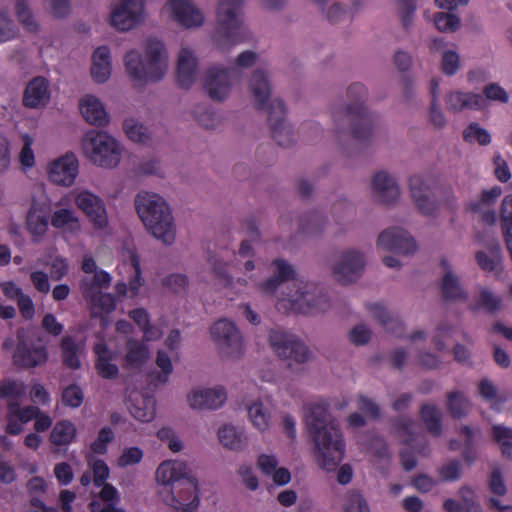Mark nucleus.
Returning <instances> with one entry per match:
<instances>
[{
	"label": "nucleus",
	"instance_id": "obj_10",
	"mask_svg": "<svg viewBox=\"0 0 512 512\" xmlns=\"http://www.w3.org/2000/svg\"><path fill=\"white\" fill-rule=\"evenodd\" d=\"M243 0H221L217 8L219 30L231 44L244 40L241 18Z\"/></svg>",
	"mask_w": 512,
	"mask_h": 512
},
{
	"label": "nucleus",
	"instance_id": "obj_17",
	"mask_svg": "<svg viewBox=\"0 0 512 512\" xmlns=\"http://www.w3.org/2000/svg\"><path fill=\"white\" fill-rule=\"evenodd\" d=\"M365 266L363 254L355 250L345 251L333 268L336 280L342 284L355 282Z\"/></svg>",
	"mask_w": 512,
	"mask_h": 512
},
{
	"label": "nucleus",
	"instance_id": "obj_43",
	"mask_svg": "<svg viewBox=\"0 0 512 512\" xmlns=\"http://www.w3.org/2000/svg\"><path fill=\"white\" fill-rule=\"evenodd\" d=\"M26 394V386L22 381L15 379H4L0 381V398L11 402L20 403Z\"/></svg>",
	"mask_w": 512,
	"mask_h": 512
},
{
	"label": "nucleus",
	"instance_id": "obj_54",
	"mask_svg": "<svg viewBox=\"0 0 512 512\" xmlns=\"http://www.w3.org/2000/svg\"><path fill=\"white\" fill-rule=\"evenodd\" d=\"M114 439L112 428L105 426L98 432L97 438L90 444V450L94 454L104 455L107 453V446Z\"/></svg>",
	"mask_w": 512,
	"mask_h": 512
},
{
	"label": "nucleus",
	"instance_id": "obj_2",
	"mask_svg": "<svg viewBox=\"0 0 512 512\" xmlns=\"http://www.w3.org/2000/svg\"><path fill=\"white\" fill-rule=\"evenodd\" d=\"M159 484L169 487L168 504L178 512H194L200 503L197 481L189 476V469L182 461H164L156 470Z\"/></svg>",
	"mask_w": 512,
	"mask_h": 512
},
{
	"label": "nucleus",
	"instance_id": "obj_13",
	"mask_svg": "<svg viewBox=\"0 0 512 512\" xmlns=\"http://www.w3.org/2000/svg\"><path fill=\"white\" fill-rule=\"evenodd\" d=\"M240 71L236 67H211L207 70L204 87L213 100L225 99L229 92L232 81L240 77Z\"/></svg>",
	"mask_w": 512,
	"mask_h": 512
},
{
	"label": "nucleus",
	"instance_id": "obj_31",
	"mask_svg": "<svg viewBox=\"0 0 512 512\" xmlns=\"http://www.w3.org/2000/svg\"><path fill=\"white\" fill-rule=\"evenodd\" d=\"M485 100L480 94L456 91L446 98V106L449 111L458 112L463 109H480Z\"/></svg>",
	"mask_w": 512,
	"mask_h": 512
},
{
	"label": "nucleus",
	"instance_id": "obj_1",
	"mask_svg": "<svg viewBox=\"0 0 512 512\" xmlns=\"http://www.w3.org/2000/svg\"><path fill=\"white\" fill-rule=\"evenodd\" d=\"M307 429L315 443L318 464L335 470L345 454V441L338 422L331 417L327 403L311 404L305 414Z\"/></svg>",
	"mask_w": 512,
	"mask_h": 512
},
{
	"label": "nucleus",
	"instance_id": "obj_25",
	"mask_svg": "<svg viewBox=\"0 0 512 512\" xmlns=\"http://www.w3.org/2000/svg\"><path fill=\"white\" fill-rule=\"evenodd\" d=\"M50 98L48 81L41 76L33 78L26 86L23 105L28 108L44 106Z\"/></svg>",
	"mask_w": 512,
	"mask_h": 512
},
{
	"label": "nucleus",
	"instance_id": "obj_51",
	"mask_svg": "<svg viewBox=\"0 0 512 512\" xmlns=\"http://www.w3.org/2000/svg\"><path fill=\"white\" fill-rule=\"evenodd\" d=\"M88 305L95 314H109L114 311L116 307V299L110 293L101 292L93 298V301H89Z\"/></svg>",
	"mask_w": 512,
	"mask_h": 512
},
{
	"label": "nucleus",
	"instance_id": "obj_4",
	"mask_svg": "<svg viewBox=\"0 0 512 512\" xmlns=\"http://www.w3.org/2000/svg\"><path fill=\"white\" fill-rule=\"evenodd\" d=\"M145 56L144 60L138 51L130 50L124 57L128 75L138 84L157 82L164 77L167 70V54L160 40L156 38L146 40Z\"/></svg>",
	"mask_w": 512,
	"mask_h": 512
},
{
	"label": "nucleus",
	"instance_id": "obj_24",
	"mask_svg": "<svg viewBox=\"0 0 512 512\" xmlns=\"http://www.w3.org/2000/svg\"><path fill=\"white\" fill-rule=\"evenodd\" d=\"M129 262L133 275L128 279V283L124 281L117 282L115 285V292L120 297L128 295L130 298H133L138 295L139 290L144 283L140 259L136 251L130 252Z\"/></svg>",
	"mask_w": 512,
	"mask_h": 512
},
{
	"label": "nucleus",
	"instance_id": "obj_58",
	"mask_svg": "<svg viewBox=\"0 0 512 512\" xmlns=\"http://www.w3.org/2000/svg\"><path fill=\"white\" fill-rule=\"evenodd\" d=\"M156 365L161 369V373H158L156 378L159 382L165 383L173 370L171 359L165 351L157 352Z\"/></svg>",
	"mask_w": 512,
	"mask_h": 512
},
{
	"label": "nucleus",
	"instance_id": "obj_53",
	"mask_svg": "<svg viewBox=\"0 0 512 512\" xmlns=\"http://www.w3.org/2000/svg\"><path fill=\"white\" fill-rule=\"evenodd\" d=\"M7 410H10V415L16 416L23 424L35 419L40 414V409L37 406L28 405L20 407V403L15 401L7 404Z\"/></svg>",
	"mask_w": 512,
	"mask_h": 512
},
{
	"label": "nucleus",
	"instance_id": "obj_50",
	"mask_svg": "<svg viewBox=\"0 0 512 512\" xmlns=\"http://www.w3.org/2000/svg\"><path fill=\"white\" fill-rule=\"evenodd\" d=\"M440 81L439 79L433 78L430 83V93L432 96L431 107H430V121L436 127H443L446 123L443 112L437 105V97L439 93Z\"/></svg>",
	"mask_w": 512,
	"mask_h": 512
},
{
	"label": "nucleus",
	"instance_id": "obj_12",
	"mask_svg": "<svg viewBox=\"0 0 512 512\" xmlns=\"http://www.w3.org/2000/svg\"><path fill=\"white\" fill-rule=\"evenodd\" d=\"M269 342L274 352L282 359L301 364L310 358L308 347L292 334L272 330L269 334Z\"/></svg>",
	"mask_w": 512,
	"mask_h": 512
},
{
	"label": "nucleus",
	"instance_id": "obj_56",
	"mask_svg": "<svg viewBox=\"0 0 512 512\" xmlns=\"http://www.w3.org/2000/svg\"><path fill=\"white\" fill-rule=\"evenodd\" d=\"M434 24L441 32H455L460 27V18L451 13L439 12L434 15Z\"/></svg>",
	"mask_w": 512,
	"mask_h": 512
},
{
	"label": "nucleus",
	"instance_id": "obj_28",
	"mask_svg": "<svg viewBox=\"0 0 512 512\" xmlns=\"http://www.w3.org/2000/svg\"><path fill=\"white\" fill-rule=\"evenodd\" d=\"M79 106L81 114L89 124L97 127L108 124V114L101 101L95 96H85L81 99Z\"/></svg>",
	"mask_w": 512,
	"mask_h": 512
},
{
	"label": "nucleus",
	"instance_id": "obj_37",
	"mask_svg": "<svg viewBox=\"0 0 512 512\" xmlns=\"http://www.w3.org/2000/svg\"><path fill=\"white\" fill-rule=\"evenodd\" d=\"M129 411L136 420L150 422L156 415V400L151 395H142L140 399L132 401Z\"/></svg>",
	"mask_w": 512,
	"mask_h": 512
},
{
	"label": "nucleus",
	"instance_id": "obj_35",
	"mask_svg": "<svg viewBox=\"0 0 512 512\" xmlns=\"http://www.w3.org/2000/svg\"><path fill=\"white\" fill-rule=\"evenodd\" d=\"M478 266L485 272L502 270V249L499 242H492L488 251H478L475 255Z\"/></svg>",
	"mask_w": 512,
	"mask_h": 512
},
{
	"label": "nucleus",
	"instance_id": "obj_49",
	"mask_svg": "<svg viewBox=\"0 0 512 512\" xmlns=\"http://www.w3.org/2000/svg\"><path fill=\"white\" fill-rule=\"evenodd\" d=\"M501 194L502 188L499 186H494L491 189L483 190L480 195V199L470 202L467 206V209L471 212H480L485 207H490L493 205L501 196Z\"/></svg>",
	"mask_w": 512,
	"mask_h": 512
},
{
	"label": "nucleus",
	"instance_id": "obj_44",
	"mask_svg": "<svg viewBox=\"0 0 512 512\" xmlns=\"http://www.w3.org/2000/svg\"><path fill=\"white\" fill-rule=\"evenodd\" d=\"M148 355V347L144 343L134 339L128 340L125 361L129 366L139 367L143 365Z\"/></svg>",
	"mask_w": 512,
	"mask_h": 512
},
{
	"label": "nucleus",
	"instance_id": "obj_32",
	"mask_svg": "<svg viewBox=\"0 0 512 512\" xmlns=\"http://www.w3.org/2000/svg\"><path fill=\"white\" fill-rule=\"evenodd\" d=\"M111 74L110 50L107 46L95 49L92 55L91 76L97 83L106 82Z\"/></svg>",
	"mask_w": 512,
	"mask_h": 512
},
{
	"label": "nucleus",
	"instance_id": "obj_14",
	"mask_svg": "<svg viewBox=\"0 0 512 512\" xmlns=\"http://www.w3.org/2000/svg\"><path fill=\"white\" fill-rule=\"evenodd\" d=\"M74 203L89 219L93 228L103 230L108 226V216L104 201L88 190L75 195Z\"/></svg>",
	"mask_w": 512,
	"mask_h": 512
},
{
	"label": "nucleus",
	"instance_id": "obj_42",
	"mask_svg": "<svg viewBox=\"0 0 512 512\" xmlns=\"http://www.w3.org/2000/svg\"><path fill=\"white\" fill-rule=\"evenodd\" d=\"M221 444L230 450L239 451L246 446V436L242 430L232 425H224L218 430Z\"/></svg>",
	"mask_w": 512,
	"mask_h": 512
},
{
	"label": "nucleus",
	"instance_id": "obj_46",
	"mask_svg": "<svg viewBox=\"0 0 512 512\" xmlns=\"http://www.w3.org/2000/svg\"><path fill=\"white\" fill-rule=\"evenodd\" d=\"M15 12L18 21L27 31L36 32L38 30V24L34 19L28 0H15Z\"/></svg>",
	"mask_w": 512,
	"mask_h": 512
},
{
	"label": "nucleus",
	"instance_id": "obj_63",
	"mask_svg": "<svg viewBox=\"0 0 512 512\" xmlns=\"http://www.w3.org/2000/svg\"><path fill=\"white\" fill-rule=\"evenodd\" d=\"M162 284L173 292L178 293L186 290L188 278L184 274H171L163 279Z\"/></svg>",
	"mask_w": 512,
	"mask_h": 512
},
{
	"label": "nucleus",
	"instance_id": "obj_48",
	"mask_svg": "<svg viewBox=\"0 0 512 512\" xmlns=\"http://www.w3.org/2000/svg\"><path fill=\"white\" fill-rule=\"evenodd\" d=\"M392 425L398 436L403 438V444L411 445L415 441L414 421L410 417L398 416L392 421Z\"/></svg>",
	"mask_w": 512,
	"mask_h": 512
},
{
	"label": "nucleus",
	"instance_id": "obj_11",
	"mask_svg": "<svg viewBox=\"0 0 512 512\" xmlns=\"http://www.w3.org/2000/svg\"><path fill=\"white\" fill-rule=\"evenodd\" d=\"M13 364L18 368L30 369L45 364L48 350L43 344H36L23 331L17 332V344L12 355Z\"/></svg>",
	"mask_w": 512,
	"mask_h": 512
},
{
	"label": "nucleus",
	"instance_id": "obj_60",
	"mask_svg": "<svg viewBox=\"0 0 512 512\" xmlns=\"http://www.w3.org/2000/svg\"><path fill=\"white\" fill-rule=\"evenodd\" d=\"M488 485L490 492L494 495L504 496L507 492V488L499 468H494L492 470Z\"/></svg>",
	"mask_w": 512,
	"mask_h": 512
},
{
	"label": "nucleus",
	"instance_id": "obj_62",
	"mask_svg": "<svg viewBox=\"0 0 512 512\" xmlns=\"http://www.w3.org/2000/svg\"><path fill=\"white\" fill-rule=\"evenodd\" d=\"M143 458V451L138 447L125 448L118 459V465L126 467L139 463Z\"/></svg>",
	"mask_w": 512,
	"mask_h": 512
},
{
	"label": "nucleus",
	"instance_id": "obj_18",
	"mask_svg": "<svg viewBox=\"0 0 512 512\" xmlns=\"http://www.w3.org/2000/svg\"><path fill=\"white\" fill-rule=\"evenodd\" d=\"M377 245L384 250L408 255L416 251L415 240L402 228L392 227L382 231Z\"/></svg>",
	"mask_w": 512,
	"mask_h": 512
},
{
	"label": "nucleus",
	"instance_id": "obj_22",
	"mask_svg": "<svg viewBox=\"0 0 512 512\" xmlns=\"http://www.w3.org/2000/svg\"><path fill=\"white\" fill-rule=\"evenodd\" d=\"M169 5L174 19L186 28L203 24L204 16L190 0H170Z\"/></svg>",
	"mask_w": 512,
	"mask_h": 512
},
{
	"label": "nucleus",
	"instance_id": "obj_8",
	"mask_svg": "<svg viewBox=\"0 0 512 512\" xmlns=\"http://www.w3.org/2000/svg\"><path fill=\"white\" fill-rule=\"evenodd\" d=\"M82 146L87 158L100 167L112 168L120 162V147L106 132L89 131L83 139Z\"/></svg>",
	"mask_w": 512,
	"mask_h": 512
},
{
	"label": "nucleus",
	"instance_id": "obj_34",
	"mask_svg": "<svg viewBox=\"0 0 512 512\" xmlns=\"http://www.w3.org/2000/svg\"><path fill=\"white\" fill-rule=\"evenodd\" d=\"M441 266L447 270L441 283V293L445 300H467L468 294L461 287L456 276L450 271L449 262L442 259Z\"/></svg>",
	"mask_w": 512,
	"mask_h": 512
},
{
	"label": "nucleus",
	"instance_id": "obj_52",
	"mask_svg": "<svg viewBox=\"0 0 512 512\" xmlns=\"http://www.w3.org/2000/svg\"><path fill=\"white\" fill-rule=\"evenodd\" d=\"M127 137L133 142L146 143L149 139L148 129L133 119H126L123 124Z\"/></svg>",
	"mask_w": 512,
	"mask_h": 512
},
{
	"label": "nucleus",
	"instance_id": "obj_26",
	"mask_svg": "<svg viewBox=\"0 0 512 512\" xmlns=\"http://www.w3.org/2000/svg\"><path fill=\"white\" fill-rule=\"evenodd\" d=\"M372 188L378 199L384 204H391L400 196V189L395 179L385 171H379L374 175Z\"/></svg>",
	"mask_w": 512,
	"mask_h": 512
},
{
	"label": "nucleus",
	"instance_id": "obj_20",
	"mask_svg": "<svg viewBox=\"0 0 512 512\" xmlns=\"http://www.w3.org/2000/svg\"><path fill=\"white\" fill-rule=\"evenodd\" d=\"M26 229L34 243H39L49 228V213L46 208L33 202L26 215Z\"/></svg>",
	"mask_w": 512,
	"mask_h": 512
},
{
	"label": "nucleus",
	"instance_id": "obj_47",
	"mask_svg": "<svg viewBox=\"0 0 512 512\" xmlns=\"http://www.w3.org/2000/svg\"><path fill=\"white\" fill-rule=\"evenodd\" d=\"M248 415L253 426L263 432L268 429L270 413L261 402L254 403L248 407Z\"/></svg>",
	"mask_w": 512,
	"mask_h": 512
},
{
	"label": "nucleus",
	"instance_id": "obj_6",
	"mask_svg": "<svg viewBox=\"0 0 512 512\" xmlns=\"http://www.w3.org/2000/svg\"><path fill=\"white\" fill-rule=\"evenodd\" d=\"M349 103L333 112L335 123L345 118L350 122L351 135L359 142H367L373 135L376 116L365 106L367 89L361 83H353L347 89Z\"/></svg>",
	"mask_w": 512,
	"mask_h": 512
},
{
	"label": "nucleus",
	"instance_id": "obj_21",
	"mask_svg": "<svg viewBox=\"0 0 512 512\" xmlns=\"http://www.w3.org/2000/svg\"><path fill=\"white\" fill-rule=\"evenodd\" d=\"M226 399V391L220 386L194 390L189 396V403L192 408L214 410L221 407Z\"/></svg>",
	"mask_w": 512,
	"mask_h": 512
},
{
	"label": "nucleus",
	"instance_id": "obj_19",
	"mask_svg": "<svg viewBox=\"0 0 512 512\" xmlns=\"http://www.w3.org/2000/svg\"><path fill=\"white\" fill-rule=\"evenodd\" d=\"M79 172L78 159L73 153H66L50 163L49 180L57 185L71 186Z\"/></svg>",
	"mask_w": 512,
	"mask_h": 512
},
{
	"label": "nucleus",
	"instance_id": "obj_30",
	"mask_svg": "<svg viewBox=\"0 0 512 512\" xmlns=\"http://www.w3.org/2000/svg\"><path fill=\"white\" fill-rule=\"evenodd\" d=\"M503 299L487 287H480L479 292L474 296L473 302L469 305L472 312L484 311L488 314H495L501 310Z\"/></svg>",
	"mask_w": 512,
	"mask_h": 512
},
{
	"label": "nucleus",
	"instance_id": "obj_5",
	"mask_svg": "<svg viewBox=\"0 0 512 512\" xmlns=\"http://www.w3.org/2000/svg\"><path fill=\"white\" fill-rule=\"evenodd\" d=\"M136 211L147 230L164 244L175 239L171 210L165 200L154 193H139L135 199Z\"/></svg>",
	"mask_w": 512,
	"mask_h": 512
},
{
	"label": "nucleus",
	"instance_id": "obj_36",
	"mask_svg": "<svg viewBox=\"0 0 512 512\" xmlns=\"http://www.w3.org/2000/svg\"><path fill=\"white\" fill-rule=\"evenodd\" d=\"M50 223L55 229L64 230L72 234L77 233L81 228L78 216L69 208L55 210L50 216Z\"/></svg>",
	"mask_w": 512,
	"mask_h": 512
},
{
	"label": "nucleus",
	"instance_id": "obj_59",
	"mask_svg": "<svg viewBox=\"0 0 512 512\" xmlns=\"http://www.w3.org/2000/svg\"><path fill=\"white\" fill-rule=\"evenodd\" d=\"M397 2L399 4L402 25L405 29H408L413 21L416 10L415 0H397Z\"/></svg>",
	"mask_w": 512,
	"mask_h": 512
},
{
	"label": "nucleus",
	"instance_id": "obj_57",
	"mask_svg": "<svg viewBox=\"0 0 512 512\" xmlns=\"http://www.w3.org/2000/svg\"><path fill=\"white\" fill-rule=\"evenodd\" d=\"M83 400V391L76 384L67 386L62 392V403L67 407L78 408L82 405Z\"/></svg>",
	"mask_w": 512,
	"mask_h": 512
},
{
	"label": "nucleus",
	"instance_id": "obj_40",
	"mask_svg": "<svg viewBox=\"0 0 512 512\" xmlns=\"http://www.w3.org/2000/svg\"><path fill=\"white\" fill-rule=\"evenodd\" d=\"M420 417L432 436L439 437L441 435L442 414L436 405L423 404L420 408Z\"/></svg>",
	"mask_w": 512,
	"mask_h": 512
},
{
	"label": "nucleus",
	"instance_id": "obj_55",
	"mask_svg": "<svg viewBox=\"0 0 512 512\" xmlns=\"http://www.w3.org/2000/svg\"><path fill=\"white\" fill-rule=\"evenodd\" d=\"M463 138L466 142H477L480 145H488L491 142L489 132L479 126L477 123H471L463 132Z\"/></svg>",
	"mask_w": 512,
	"mask_h": 512
},
{
	"label": "nucleus",
	"instance_id": "obj_7",
	"mask_svg": "<svg viewBox=\"0 0 512 512\" xmlns=\"http://www.w3.org/2000/svg\"><path fill=\"white\" fill-rule=\"evenodd\" d=\"M293 288L279 301L278 309L286 308L303 315H315L330 308V299L323 287L296 281Z\"/></svg>",
	"mask_w": 512,
	"mask_h": 512
},
{
	"label": "nucleus",
	"instance_id": "obj_41",
	"mask_svg": "<svg viewBox=\"0 0 512 512\" xmlns=\"http://www.w3.org/2000/svg\"><path fill=\"white\" fill-rule=\"evenodd\" d=\"M491 438L499 446L502 457L512 460V428L494 424L491 427Z\"/></svg>",
	"mask_w": 512,
	"mask_h": 512
},
{
	"label": "nucleus",
	"instance_id": "obj_33",
	"mask_svg": "<svg viewBox=\"0 0 512 512\" xmlns=\"http://www.w3.org/2000/svg\"><path fill=\"white\" fill-rule=\"evenodd\" d=\"M367 309L377 319L385 330L396 337L404 335V324L398 317H392L386 308L380 303H371L367 305Z\"/></svg>",
	"mask_w": 512,
	"mask_h": 512
},
{
	"label": "nucleus",
	"instance_id": "obj_23",
	"mask_svg": "<svg viewBox=\"0 0 512 512\" xmlns=\"http://www.w3.org/2000/svg\"><path fill=\"white\" fill-rule=\"evenodd\" d=\"M197 59L188 48L179 52L176 80L179 87L189 89L196 79Z\"/></svg>",
	"mask_w": 512,
	"mask_h": 512
},
{
	"label": "nucleus",
	"instance_id": "obj_15",
	"mask_svg": "<svg viewBox=\"0 0 512 512\" xmlns=\"http://www.w3.org/2000/svg\"><path fill=\"white\" fill-rule=\"evenodd\" d=\"M212 339L222 348L226 349L229 356H238L242 353V337L235 324L227 319L216 321L210 329Z\"/></svg>",
	"mask_w": 512,
	"mask_h": 512
},
{
	"label": "nucleus",
	"instance_id": "obj_38",
	"mask_svg": "<svg viewBox=\"0 0 512 512\" xmlns=\"http://www.w3.org/2000/svg\"><path fill=\"white\" fill-rule=\"evenodd\" d=\"M76 433V427L70 420H60L53 426L49 441L54 446L67 447L75 439Z\"/></svg>",
	"mask_w": 512,
	"mask_h": 512
},
{
	"label": "nucleus",
	"instance_id": "obj_27",
	"mask_svg": "<svg viewBox=\"0 0 512 512\" xmlns=\"http://www.w3.org/2000/svg\"><path fill=\"white\" fill-rule=\"evenodd\" d=\"M272 266L275 267L273 276L260 285V290L265 294L274 293L282 283L293 280L295 277L293 266L284 259L278 258L273 260Z\"/></svg>",
	"mask_w": 512,
	"mask_h": 512
},
{
	"label": "nucleus",
	"instance_id": "obj_61",
	"mask_svg": "<svg viewBox=\"0 0 512 512\" xmlns=\"http://www.w3.org/2000/svg\"><path fill=\"white\" fill-rule=\"evenodd\" d=\"M459 55L455 51H446L442 56L441 69L445 75H454L459 68Z\"/></svg>",
	"mask_w": 512,
	"mask_h": 512
},
{
	"label": "nucleus",
	"instance_id": "obj_29",
	"mask_svg": "<svg viewBox=\"0 0 512 512\" xmlns=\"http://www.w3.org/2000/svg\"><path fill=\"white\" fill-rule=\"evenodd\" d=\"M94 353L96 355L95 369L97 374L108 380H113L118 377L119 368L116 364L112 363L114 354L111 352L105 343H97L94 346Z\"/></svg>",
	"mask_w": 512,
	"mask_h": 512
},
{
	"label": "nucleus",
	"instance_id": "obj_9",
	"mask_svg": "<svg viewBox=\"0 0 512 512\" xmlns=\"http://www.w3.org/2000/svg\"><path fill=\"white\" fill-rule=\"evenodd\" d=\"M411 196L421 214L433 216L438 209L436 196L443 192L439 181L432 175H414L409 179Z\"/></svg>",
	"mask_w": 512,
	"mask_h": 512
},
{
	"label": "nucleus",
	"instance_id": "obj_39",
	"mask_svg": "<svg viewBox=\"0 0 512 512\" xmlns=\"http://www.w3.org/2000/svg\"><path fill=\"white\" fill-rule=\"evenodd\" d=\"M61 357L63 364L73 370L79 369L81 361L79 358L80 345L73 336H64L60 343Z\"/></svg>",
	"mask_w": 512,
	"mask_h": 512
},
{
	"label": "nucleus",
	"instance_id": "obj_3",
	"mask_svg": "<svg viewBox=\"0 0 512 512\" xmlns=\"http://www.w3.org/2000/svg\"><path fill=\"white\" fill-rule=\"evenodd\" d=\"M249 86L256 101V109L268 111V121L274 141L281 147L292 145L294 133L292 127L286 124L285 121L286 107L284 102L281 99H273L268 103L271 90L265 71L255 70Z\"/></svg>",
	"mask_w": 512,
	"mask_h": 512
},
{
	"label": "nucleus",
	"instance_id": "obj_16",
	"mask_svg": "<svg viewBox=\"0 0 512 512\" xmlns=\"http://www.w3.org/2000/svg\"><path fill=\"white\" fill-rule=\"evenodd\" d=\"M143 0H122L111 13V25L119 31H128L143 20Z\"/></svg>",
	"mask_w": 512,
	"mask_h": 512
},
{
	"label": "nucleus",
	"instance_id": "obj_64",
	"mask_svg": "<svg viewBox=\"0 0 512 512\" xmlns=\"http://www.w3.org/2000/svg\"><path fill=\"white\" fill-rule=\"evenodd\" d=\"M344 512H369V507L360 493L351 492L348 495Z\"/></svg>",
	"mask_w": 512,
	"mask_h": 512
},
{
	"label": "nucleus",
	"instance_id": "obj_45",
	"mask_svg": "<svg viewBox=\"0 0 512 512\" xmlns=\"http://www.w3.org/2000/svg\"><path fill=\"white\" fill-rule=\"evenodd\" d=\"M447 407L455 419L465 417L471 407L470 401L460 392H450L447 395Z\"/></svg>",
	"mask_w": 512,
	"mask_h": 512
}]
</instances>
